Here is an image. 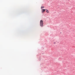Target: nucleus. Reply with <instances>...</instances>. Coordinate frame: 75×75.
<instances>
[{"instance_id": "1", "label": "nucleus", "mask_w": 75, "mask_h": 75, "mask_svg": "<svg viewBox=\"0 0 75 75\" xmlns=\"http://www.w3.org/2000/svg\"><path fill=\"white\" fill-rule=\"evenodd\" d=\"M40 24L41 27H43V21L41 20L40 21Z\"/></svg>"}, {"instance_id": "2", "label": "nucleus", "mask_w": 75, "mask_h": 75, "mask_svg": "<svg viewBox=\"0 0 75 75\" xmlns=\"http://www.w3.org/2000/svg\"><path fill=\"white\" fill-rule=\"evenodd\" d=\"M42 13H44V12H45V9H43L42 10Z\"/></svg>"}, {"instance_id": "3", "label": "nucleus", "mask_w": 75, "mask_h": 75, "mask_svg": "<svg viewBox=\"0 0 75 75\" xmlns=\"http://www.w3.org/2000/svg\"><path fill=\"white\" fill-rule=\"evenodd\" d=\"M45 10H46V12L47 13H49V11H48V10L46 9Z\"/></svg>"}, {"instance_id": "4", "label": "nucleus", "mask_w": 75, "mask_h": 75, "mask_svg": "<svg viewBox=\"0 0 75 75\" xmlns=\"http://www.w3.org/2000/svg\"><path fill=\"white\" fill-rule=\"evenodd\" d=\"M44 8V6H42L41 7V8L42 9V8Z\"/></svg>"}]
</instances>
